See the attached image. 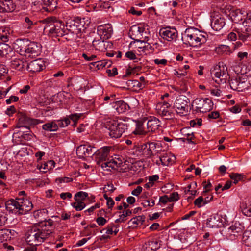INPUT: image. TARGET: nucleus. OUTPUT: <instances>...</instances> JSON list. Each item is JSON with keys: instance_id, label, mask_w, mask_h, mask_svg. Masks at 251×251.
<instances>
[{"instance_id": "nucleus-1", "label": "nucleus", "mask_w": 251, "mask_h": 251, "mask_svg": "<svg viewBox=\"0 0 251 251\" xmlns=\"http://www.w3.org/2000/svg\"><path fill=\"white\" fill-rule=\"evenodd\" d=\"M53 221L51 219L35 224L26 233V241L31 246H38L44 242L53 233Z\"/></svg>"}, {"instance_id": "nucleus-2", "label": "nucleus", "mask_w": 251, "mask_h": 251, "mask_svg": "<svg viewBox=\"0 0 251 251\" xmlns=\"http://www.w3.org/2000/svg\"><path fill=\"white\" fill-rule=\"evenodd\" d=\"M181 39L184 44L194 47H200L207 41L206 35L195 28H187Z\"/></svg>"}, {"instance_id": "nucleus-3", "label": "nucleus", "mask_w": 251, "mask_h": 251, "mask_svg": "<svg viewBox=\"0 0 251 251\" xmlns=\"http://www.w3.org/2000/svg\"><path fill=\"white\" fill-rule=\"evenodd\" d=\"M44 23L46 24L44 27V31L49 34L55 35L56 36H63L67 35L66 25L63 22L57 20L53 17H48L43 20Z\"/></svg>"}, {"instance_id": "nucleus-4", "label": "nucleus", "mask_w": 251, "mask_h": 251, "mask_svg": "<svg viewBox=\"0 0 251 251\" xmlns=\"http://www.w3.org/2000/svg\"><path fill=\"white\" fill-rule=\"evenodd\" d=\"M85 24L84 19H81L77 17L73 20H70L66 22V30L67 35L71 33L75 35L77 37H80L81 32L85 30Z\"/></svg>"}, {"instance_id": "nucleus-5", "label": "nucleus", "mask_w": 251, "mask_h": 251, "mask_svg": "<svg viewBox=\"0 0 251 251\" xmlns=\"http://www.w3.org/2000/svg\"><path fill=\"white\" fill-rule=\"evenodd\" d=\"M190 104L189 98L185 95H179L176 99L173 108L177 114L181 116H186L191 111Z\"/></svg>"}, {"instance_id": "nucleus-6", "label": "nucleus", "mask_w": 251, "mask_h": 251, "mask_svg": "<svg viewBox=\"0 0 251 251\" xmlns=\"http://www.w3.org/2000/svg\"><path fill=\"white\" fill-rule=\"evenodd\" d=\"M109 135L111 138H120L127 130V125L121 121L112 120L109 122Z\"/></svg>"}, {"instance_id": "nucleus-7", "label": "nucleus", "mask_w": 251, "mask_h": 251, "mask_svg": "<svg viewBox=\"0 0 251 251\" xmlns=\"http://www.w3.org/2000/svg\"><path fill=\"white\" fill-rule=\"evenodd\" d=\"M192 105L195 106L196 112L204 113L213 108V103L208 98H198L192 101Z\"/></svg>"}, {"instance_id": "nucleus-8", "label": "nucleus", "mask_w": 251, "mask_h": 251, "mask_svg": "<svg viewBox=\"0 0 251 251\" xmlns=\"http://www.w3.org/2000/svg\"><path fill=\"white\" fill-rule=\"evenodd\" d=\"M157 112L159 115L167 120L172 119L175 114L171 104L166 101L159 102L157 105Z\"/></svg>"}, {"instance_id": "nucleus-9", "label": "nucleus", "mask_w": 251, "mask_h": 251, "mask_svg": "<svg viewBox=\"0 0 251 251\" xmlns=\"http://www.w3.org/2000/svg\"><path fill=\"white\" fill-rule=\"evenodd\" d=\"M76 151L79 158H84L94 155L97 152V148L94 145H81L77 148Z\"/></svg>"}, {"instance_id": "nucleus-10", "label": "nucleus", "mask_w": 251, "mask_h": 251, "mask_svg": "<svg viewBox=\"0 0 251 251\" xmlns=\"http://www.w3.org/2000/svg\"><path fill=\"white\" fill-rule=\"evenodd\" d=\"M211 74L214 75L213 79L218 84L226 83L228 76L227 68H226L225 71L224 66H223L222 71L221 67L219 66L218 68L214 69L212 72H211Z\"/></svg>"}, {"instance_id": "nucleus-11", "label": "nucleus", "mask_w": 251, "mask_h": 251, "mask_svg": "<svg viewBox=\"0 0 251 251\" xmlns=\"http://www.w3.org/2000/svg\"><path fill=\"white\" fill-rule=\"evenodd\" d=\"M225 222V218L217 214L210 216L207 219L206 226L209 228L220 227L223 226Z\"/></svg>"}, {"instance_id": "nucleus-12", "label": "nucleus", "mask_w": 251, "mask_h": 251, "mask_svg": "<svg viewBox=\"0 0 251 251\" xmlns=\"http://www.w3.org/2000/svg\"><path fill=\"white\" fill-rule=\"evenodd\" d=\"M156 145L157 142H148L142 146L143 155L146 158H151L156 155V153H154V151L158 147Z\"/></svg>"}, {"instance_id": "nucleus-13", "label": "nucleus", "mask_w": 251, "mask_h": 251, "mask_svg": "<svg viewBox=\"0 0 251 251\" xmlns=\"http://www.w3.org/2000/svg\"><path fill=\"white\" fill-rule=\"evenodd\" d=\"M211 26L215 31H220L225 25L224 17L218 14H214L211 16Z\"/></svg>"}, {"instance_id": "nucleus-14", "label": "nucleus", "mask_w": 251, "mask_h": 251, "mask_svg": "<svg viewBox=\"0 0 251 251\" xmlns=\"http://www.w3.org/2000/svg\"><path fill=\"white\" fill-rule=\"evenodd\" d=\"M160 36L168 41L176 40L177 37V31L175 28L169 27L161 29L159 31Z\"/></svg>"}, {"instance_id": "nucleus-15", "label": "nucleus", "mask_w": 251, "mask_h": 251, "mask_svg": "<svg viewBox=\"0 0 251 251\" xmlns=\"http://www.w3.org/2000/svg\"><path fill=\"white\" fill-rule=\"evenodd\" d=\"M112 147L110 146H105L98 149L97 148V152L95 153L96 158L97 164L100 165L102 163L106 161L107 158Z\"/></svg>"}, {"instance_id": "nucleus-16", "label": "nucleus", "mask_w": 251, "mask_h": 251, "mask_svg": "<svg viewBox=\"0 0 251 251\" xmlns=\"http://www.w3.org/2000/svg\"><path fill=\"white\" fill-rule=\"evenodd\" d=\"M161 121L157 118L151 117L146 121V125L148 132H157L161 127Z\"/></svg>"}, {"instance_id": "nucleus-17", "label": "nucleus", "mask_w": 251, "mask_h": 251, "mask_svg": "<svg viewBox=\"0 0 251 251\" xmlns=\"http://www.w3.org/2000/svg\"><path fill=\"white\" fill-rule=\"evenodd\" d=\"M41 45L36 42H29L26 50L25 56L29 57H35L40 54Z\"/></svg>"}, {"instance_id": "nucleus-18", "label": "nucleus", "mask_w": 251, "mask_h": 251, "mask_svg": "<svg viewBox=\"0 0 251 251\" xmlns=\"http://www.w3.org/2000/svg\"><path fill=\"white\" fill-rule=\"evenodd\" d=\"M161 242L157 238L149 239L144 243L142 249L143 251H155L160 247Z\"/></svg>"}, {"instance_id": "nucleus-19", "label": "nucleus", "mask_w": 251, "mask_h": 251, "mask_svg": "<svg viewBox=\"0 0 251 251\" xmlns=\"http://www.w3.org/2000/svg\"><path fill=\"white\" fill-rule=\"evenodd\" d=\"M26 69L30 72L34 73L39 72L45 68V66L43 60L37 59L26 63Z\"/></svg>"}, {"instance_id": "nucleus-20", "label": "nucleus", "mask_w": 251, "mask_h": 251, "mask_svg": "<svg viewBox=\"0 0 251 251\" xmlns=\"http://www.w3.org/2000/svg\"><path fill=\"white\" fill-rule=\"evenodd\" d=\"M28 198L29 197L16 198V200L19 202L21 214H25L26 212L30 211L33 208V205Z\"/></svg>"}, {"instance_id": "nucleus-21", "label": "nucleus", "mask_w": 251, "mask_h": 251, "mask_svg": "<svg viewBox=\"0 0 251 251\" xmlns=\"http://www.w3.org/2000/svg\"><path fill=\"white\" fill-rule=\"evenodd\" d=\"M6 209L11 213L21 214L19 202L18 200L10 199L5 203Z\"/></svg>"}, {"instance_id": "nucleus-22", "label": "nucleus", "mask_w": 251, "mask_h": 251, "mask_svg": "<svg viewBox=\"0 0 251 251\" xmlns=\"http://www.w3.org/2000/svg\"><path fill=\"white\" fill-rule=\"evenodd\" d=\"M98 31L99 33L100 36L105 40L111 37L113 33V29L111 25L108 24L99 26Z\"/></svg>"}, {"instance_id": "nucleus-23", "label": "nucleus", "mask_w": 251, "mask_h": 251, "mask_svg": "<svg viewBox=\"0 0 251 251\" xmlns=\"http://www.w3.org/2000/svg\"><path fill=\"white\" fill-rule=\"evenodd\" d=\"M226 8L229 10V15L233 22L238 23L242 21L243 15L240 9H234L230 5L226 6Z\"/></svg>"}, {"instance_id": "nucleus-24", "label": "nucleus", "mask_w": 251, "mask_h": 251, "mask_svg": "<svg viewBox=\"0 0 251 251\" xmlns=\"http://www.w3.org/2000/svg\"><path fill=\"white\" fill-rule=\"evenodd\" d=\"M28 40L26 39H18L14 43V48L21 55L25 56Z\"/></svg>"}, {"instance_id": "nucleus-25", "label": "nucleus", "mask_w": 251, "mask_h": 251, "mask_svg": "<svg viewBox=\"0 0 251 251\" xmlns=\"http://www.w3.org/2000/svg\"><path fill=\"white\" fill-rule=\"evenodd\" d=\"M148 118L144 117L138 120L136 123V127L134 133L139 135H145L148 133L147 128H145L144 125H146Z\"/></svg>"}, {"instance_id": "nucleus-26", "label": "nucleus", "mask_w": 251, "mask_h": 251, "mask_svg": "<svg viewBox=\"0 0 251 251\" xmlns=\"http://www.w3.org/2000/svg\"><path fill=\"white\" fill-rule=\"evenodd\" d=\"M42 8L46 11L51 12L57 7V0H42Z\"/></svg>"}, {"instance_id": "nucleus-27", "label": "nucleus", "mask_w": 251, "mask_h": 251, "mask_svg": "<svg viewBox=\"0 0 251 251\" xmlns=\"http://www.w3.org/2000/svg\"><path fill=\"white\" fill-rule=\"evenodd\" d=\"M176 160V157L170 152H166L163 155H161L159 161L163 166H168L174 163Z\"/></svg>"}, {"instance_id": "nucleus-28", "label": "nucleus", "mask_w": 251, "mask_h": 251, "mask_svg": "<svg viewBox=\"0 0 251 251\" xmlns=\"http://www.w3.org/2000/svg\"><path fill=\"white\" fill-rule=\"evenodd\" d=\"M32 120L25 115H21L19 118L18 123L16 126L17 128H25L30 130L29 125L32 124Z\"/></svg>"}, {"instance_id": "nucleus-29", "label": "nucleus", "mask_w": 251, "mask_h": 251, "mask_svg": "<svg viewBox=\"0 0 251 251\" xmlns=\"http://www.w3.org/2000/svg\"><path fill=\"white\" fill-rule=\"evenodd\" d=\"M14 53L12 48L8 44L1 43L0 46V58L9 57L10 55Z\"/></svg>"}, {"instance_id": "nucleus-30", "label": "nucleus", "mask_w": 251, "mask_h": 251, "mask_svg": "<svg viewBox=\"0 0 251 251\" xmlns=\"http://www.w3.org/2000/svg\"><path fill=\"white\" fill-rule=\"evenodd\" d=\"M26 65V62L24 59L15 58L10 62L11 68L21 71L24 69V67Z\"/></svg>"}, {"instance_id": "nucleus-31", "label": "nucleus", "mask_w": 251, "mask_h": 251, "mask_svg": "<svg viewBox=\"0 0 251 251\" xmlns=\"http://www.w3.org/2000/svg\"><path fill=\"white\" fill-rule=\"evenodd\" d=\"M93 46L95 50L100 51H105L106 50V46L102 37L99 36L95 38L92 42Z\"/></svg>"}, {"instance_id": "nucleus-32", "label": "nucleus", "mask_w": 251, "mask_h": 251, "mask_svg": "<svg viewBox=\"0 0 251 251\" xmlns=\"http://www.w3.org/2000/svg\"><path fill=\"white\" fill-rule=\"evenodd\" d=\"M113 107L119 114L124 113L130 109V106L128 104L122 100L114 102Z\"/></svg>"}, {"instance_id": "nucleus-33", "label": "nucleus", "mask_w": 251, "mask_h": 251, "mask_svg": "<svg viewBox=\"0 0 251 251\" xmlns=\"http://www.w3.org/2000/svg\"><path fill=\"white\" fill-rule=\"evenodd\" d=\"M144 28L134 25L131 27L130 30L131 38L132 39H142L143 37Z\"/></svg>"}, {"instance_id": "nucleus-34", "label": "nucleus", "mask_w": 251, "mask_h": 251, "mask_svg": "<svg viewBox=\"0 0 251 251\" xmlns=\"http://www.w3.org/2000/svg\"><path fill=\"white\" fill-rule=\"evenodd\" d=\"M119 226L118 225H115L113 223H111L108 225L106 229H103V230H106V233L108 235H103L102 238L108 239L109 238V234H112L114 233L116 235L119 232Z\"/></svg>"}, {"instance_id": "nucleus-35", "label": "nucleus", "mask_w": 251, "mask_h": 251, "mask_svg": "<svg viewBox=\"0 0 251 251\" xmlns=\"http://www.w3.org/2000/svg\"><path fill=\"white\" fill-rule=\"evenodd\" d=\"M145 220V216L144 215H141L136 216L132 218L128 222V224L129 227L132 228L136 227L138 226L142 225Z\"/></svg>"}, {"instance_id": "nucleus-36", "label": "nucleus", "mask_w": 251, "mask_h": 251, "mask_svg": "<svg viewBox=\"0 0 251 251\" xmlns=\"http://www.w3.org/2000/svg\"><path fill=\"white\" fill-rule=\"evenodd\" d=\"M100 166L104 170L107 171H111V169L116 170L118 167L117 162L113 159L109 161H104Z\"/></svg>"}, {"instance_id": "nucleus-37", "label": "nucleus", "mask_w": 251, "mask_h": 251, "mask_svg": "<svg viewBox=\"0 0 251 251\" xmlns=\"http://www.w3.org/2000/svg\"><path fill=\"white\" fill-rule=\"evenodd\" d=\"M240 84V77L238 78H232L229 80V85L230 88L233 90H237L238 91H242L243 88L246 87L247 86H241L242 83Z\"/></svg>"}, {"instance_id": "nucleus-38", "label": "nucleus", "mask_w": 251, "mask_h": 251, "mask_svg": "<svg viewBox=\"0 0 251 251\" xmlns=\"http://www.w3.org/2000/svg\"><path fill=\"white\" fill-rule=\"evenodd\" d=\"M244 227L239 222H235L234 225L231 226L229 228V231L231 232V234H232L234 236H237L238 234L242 233Z\"/></svg>"}, {"instance_id": "nucleus-39", "label": "nucleus", "mask_w": 251, "mask_h": 251, "mask_svg": "<svg viewBox=\"0 0 251 251\" xmlns=\"http://www.w3.org/2000/svg\"><path fill=\"white\" fill-rule=\"evenodd\" d=\"M126 85L128 89H133L134 91H136L137 89H142L145 85L136 80H129L126 82Z\"/></svg>"}, {"instance_id": "nucleus-40", "label": "nucleus", "mask_w": 251, "mask_h": 251, "mask_svg": "<svg viewBox=\"0 0 251 251\" xmlns=\"http://www.w3.org/2000/svg\"><path fill=\"white\" fill-rule=\"evenodd\" d=\"M3 1L4 12H13L16 8V5L11 0H5Z\"/></svg>"}, {"instance_id": "nucleus-41", "label": "nucleus", "mask_w": 251, "mask_h": 251, "mask_svg": "<svg viewBox=\"0 0 251 251\" xmlns=\"http://www.w3.org/2000/svg\"><path fill=\"white\" fill-rule=\"evenodd\" d=\"M11 230L6 229L0 230V243L10 239L11 237Z\"/></svg>"}, {"instance_id": "nucleus-42", "label": "nucleus", "mask_w": 251, "mask_h": 251, "mask_svg": "<svg viewBox=\"0 0 251 251\" xmlns=\"http://www.w3.org/2000/svg\"><path fill=\"white\" fill-rule=\"evenodd\" d=\"M42 128L45 130L49 131H55L57 129V126L56 124L55 121H51L44 124L42 126Z\"/></svg>"}, {"instance_id": "nucleus-43", "label": "nucleus", "mask_w": 251, "mask_h": 251, "mask_svg": "<svg viewBox=\"0 0 251 251\" xmlns=\"http://www.w3.org/2000/svg\"><path fill=\"white\" fill-rule=\"evenodd\" d=\"M242 241L248 247H251V230H246L243 234Z\"/></svg>"}, {"instance_id": "nucleus-44", "label": "nucleus", "mask_w": 251, "mask_h": 251, "mask_svg": "<svg viewBox=\"0 0 251 251\" xmlns=\"http://www.w3.org/2000/svg\"><path fill=\"white\" fill-rule=\"evenodd\" d=\"M9 33L5 28H0V40L3 42H7L9 41Z\"/></svg>"}, {"instance_id": "nucleus-45", "label": "nucleus", "mask_w": 251, "mask_h": 251, "mask_svg": "<svg viewBox=\"0 0 251 251\" xmlns=\"http://www.w3.org/2000/svg\"><path fill=\"white\" fill-rule=\"evenodd\" d=\"M242 213L246 216H251V203H242L240 206Z\"/></svg>"}, {"instance_id": "nucleus-46", "label": "nucleus", "mask_w": 251, "mask_h": 251, "mask_svg": "<svg viewBox=\"0 0 251 251\" xmlns=\"http://www.w3.org/2000/svg\"><path fill=\"white\" fill-rule=\"evenodd\" d=\"M141 66H133L131 65H129L128 68L126 71V74L123 76V77H126L133 73H135L141 69Z\"/></svg>"}, {"instance_id": "nucleus-47", "label": "nucleus", "mask_w": 251, "mask_h": 251, "mask_svg": "<svg viewBox=\"0 0 251 251\" xmlns=\"http://www.w3.org/2000/svg\"><path fill=\"white\" fill-rule=\"evenodd\" d=\"M245 176L244 175L238 173H232L230 175V177L233 180V183L234 184H237L240 180H243Z\"/></svg>"}, {"instance_id": "nucleus-48", "label": "nucleus", "mask_w": 251, "mask_h": 251, "mask_svg": "<svg viewBox=\"0 0 251 251\" xmlns=\"http://www.w3.org/2000/svg\"><path fill=\"white\" fill-rule=\"evenodd\" d=\"M71 205L76 211H81L86 206L85 203L81 201H77L73 202L71 203Z\"/></svg>"}, {"instance_id": "nucleus-49", "label": "nucleus", "mask_w": 251, "mask_h": 251, "mask_svg": "<svg viewBox=\"0 0 251 251\" xmlns=\"http://www.w3.org/2000/svg\"><path fill=\"white\" fill-rule=\"evenodd\" d=\"M88 196V194L87 193L79 191L75 195L74 199L75 201H84Z\"/></svg>"}, {"instance_id": "nucleus-50", "label": "nucleus", "mask_w": 251, "mask_h": 251, "mask_svg": "<svg viewBox=\"0 0 251 251\" xmlns=\"http://www.w3.org/2000/svg\"><path fill=\"white\" fill-rule=\"evenodd\" d=\"M56 124L57 126V129H58V127H64L65 126H68V125L70 124V119L68 118H65L63 120H59L55 121Z\"/></svg>"}, {"instance_id": "nucleus-51", "label": "nucleus", "mask_w": 251, "mask_h": 251, "mask_svg": "<svg viewBox=\"0 0 251 251\" xmlns=\"http://www.w3.org/2000/svg\"><path fill=\"white\" fill-rule=\"evenodd\" d=\"M158 147L156 148V149H155L154 151V153H156V155L157 157H158L159 160L160 159L161 155H164L166 151L165 150H161V144L160 143L157 142V145H156Z\"/></svg>"}, {"instance_id": "nucleus-52", "label": "nucleus", "mask_w": 251, "mask_h": 251, "mask_svg": "<svg viewBox=\"0 0 251 251\" xmlns=\"http://www.w3.org/2000/svg\"><path fill=\"white\" fill-rule=\"evenodd\" d=\"M250 78L247 77H240V84L242 83L241 86H247L246 87L243 88V89H246L248 88L251 86V83L250 82Z\"/></svg>"}, {"instance_id": "nucleus-53", "label": "nucleus", "mask_w": 251, "mask_h": 251, "mask_svg": "<svg viewBox=\"0 0 251 251\" xmlns=\"http://www.w3.org/2000/svg\"><path fill=\"white\" fill-rule=\"evenodd\" d=\"M82 56L84 59L87 61H95L97 60V56L94 54H90L87 53H83Z\"/></svg>"}, {"instance_id": "nucleus-54", "label": "nucleus", "mask_w": 251, "mask_h": 251, "mask_svg": "<svg viewBox=\"0 0 251 251\" xmlns=\"http://www.w3.org/2000/svg\"><path fill=\"white\" fill-rule=\"evenodd\" d=\"M204 201L203 198L201 196L196 199L194 201L195 205L197 206L198 207L200 208L204 205Z\"/></svg>"}, {"instance_id": "nucleus-55", "label": "nucleus", "mask_w": 251, "mask_h": 251, "mask_svg": "<svg viewBox=\"0 0 251 251\" xmlns=\"http://www.w3.org/2000/svg\"><path fill=\"white\" fill-rule=\"evenodd\" d=\"M238 35L239 39L244 41L248 39L251 36L250 34L247 32H238Z\"/></svg>"}, {"instance_id": "nucleus-56", "label": "nucleus", "mask_w": 251, "mask_h": 251, "mask_svg": "<svg viewBox=\"0 0 251 251\" xmlns=\"http://www.w3.org/2000/svg\"><path fill=\"white\" fill-rule=\"evenodd\" d=\"M131 214H132V211L130 210L127 209L125 211H124L123 212V214L120 215V217L122 218V219H121L122 221V222L126 221V217L131 215Z\"/></svg>"}, {"instance_id": "nucleus-57", "label": "nucleus", "mask_w": 251, "mask_h": 251, "mask_svg": "<svg viewBox=\"0 0 251 251\" xmlns=\"http://www.w3.org/2000/svg\"><path fill=\"white\" fill-rule=\"evenodd\" d=\"M170 202H174L178 201L179 196L177 192H174L172 193L169 197Z\"/></svg>"}, {"instance_id": "nucleus-58", "label": "nucleus", "mask_w": 251, "mask_h": 251, "mask_svg": "<svg viewBox=\"0 0 251 251\" xmlns=\"http://www.w3.org/2000/svg\"><path fill=\"white\" fill-rule=\"evenodd\" d=\"M81 114L74 113L69 116V119L72 120L75 123L81 117Z\"/></svg>"}, {"instance_id": "nucleus-59", "label": "nucleus", "mask_w": 251, "mask_h": 251, "mask_svg": "<svg viewBox=\"0 0 251 251\" xmlns=\"http://www.w3.org/2000/svg\"><path fill=\"white\" fill-rule=\"evenodd\" d=\"M168 202H170L169 197L167 195H164L159 198V201L157 205L160 204L161 203L165 204Z\"/></svg>"}, {"instance_id": "nucleus-60", "label": "nucleus", "mask_w": 251, "mask_h": 251, "mask_svg": "<svg viewBox=\"0 0 251 251\" xmlns=\"http://www.w3.org/2000/svg\"><path fill=\"white\" fill-rule=\"evenodd\" d=\"M125 56L131 60L136 59V56L135 53L132 51H128L126 53Z\"/></svg>"}, {"instance_id": "nucleus-61", "label": "nucleus", "mask_w": 251, "mask_h": 251, "mask_svg": "<svg viewBox=\"0 0 251 251\" xmlns=\"http://www.w3.org/2000/svg\"><path fill=\"white\" fill-rule=\"evenodd\" d=\"M96 222L99 226H102L106 223L107 220L104 218L100 216L96 219Z\"/></svg>"}, {"instance_id": "nucleus-62", "label": "nucleus", "mask_w": 251, "mask_h": 251, "mask_svg": "<svg viewBox=\"0 0 251 251\" xmlns=\"http://www.w3.org/2000/svg\"><path fill=\"white\" fill-rule=\"evenodd\" d=\"M25 21L26 24L27 28L29 29L31 28L32 25H33V22L31 19L28 17H26L25 18Z\"/></svg>"}, {"instance_id": "nucleus-63", "label": "nucleus", "mask_w": 251, "mask_h": 251, "mask_svg": "<svg viewBox=\"0 0 251 251\" xmlns=\"http://www.w3.org/2000/svg\"><path fill=\"white\" fill-rule=\"evenodd\" d=\"M142 187L139 186L132 191L131 194L134 196H138L142 192Z\"/></svg>"}, {"instance_id": "nucleus-64", "label": "nucleus", "mask_w": 251, "mask_h": 251, "mask_svg": "<svg viewBox=\"0 0 251 251\" xmlns=\"http://www.w3.org/2000/svg\"><path fill=\"white\" fill-rule=\"evenodd\" d=\"M129 13L137 16H140L142 14V12L141 10L137 11L135 9L134 7H131L129 10Z\"/></svg>"}]
</instances>
